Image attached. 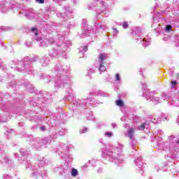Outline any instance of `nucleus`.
Returning a JSON list of instances; mask_svg holds the SVG:
<instances>
[{
    "label": "nucleus",
    "mask_w": 179,
    "mask_h": 179,
    "mask_svg": "<svg viewBox=\"0 0 179 179\" xmlns=\"http://www.w3.org/2000/svg\"><path fill=\"white\" fill-rule=\"evenodd\" d=\"M122 145H119L118 147H114L113 145H110L108 147H105L102 149H101V152H102V157H111L113 155H114V152L113 150H117V152H122Z\"/></svg>",
    "instance_id": "f257e3e1"
},
{
    "label": "nucleus",
    "mask_w": 179,
    "mask_h": 179,
    "mask_svg": "<svg viewBox=\"0 0 179 179\" xmlns=\"http://www.w3.org/2000/svg\"><path fill=\"white\" fill-rule=\"evenodd\" d=\"M34 61V59H30L29 62L24 61L20 62V65H23L22 67H19L17 69L18 72H22V71H25L26 72H29V71H31V67L30 65H31V62H33Z\"/></svg>",
    "instance_id": "f03ea898"
},
{
    "label": "nucleus",
    "mask_w": 179,
    "mask_h": 179,
    "mask_svg": "<svg viewBox=\"0 0 179 179\" xmlns=\"http://www.w3.org/2000/svg\"><path fill=\"white\" fill-rule=\"evenodd\" d=\"M145 99L147 100H151L154 103V104H159V101L160 100V98L156 97V96H150V91L147 90L145 92Z\"/></svg>",
    "instance_id": "7ed1b4c3"
},
{
    "label": "nucleus",
    "mask_w": 179,
    "mask_h": 179,
    "mask_svg": "<svg viewBox=\"0 0 179 179\" xmlns=\"http://www.w3.org/2000/svg\"><path fill=\"white\" fill-rule=\"evenodd\" d=\"M124 161V157L121 154H117L116 155L113 156V160L114 163L116 164H120V163H122Z\"/></svg>",
    "instance_id": "20e7f679"
},
{
    "label": "nucleus",
    "mask_w": 179,
    "mask_h": 179,
    "mask_svg": "<svg viewBox=\"0 0 179 179\" xmlns=\"http://www.w3.org/2000/svg\"><path fill=\"white\" fill-rule=\"evenodd\" d=\"M136 129V128H135V127L130 128L127 131V134H126V136H128V138L131 139V141H134V134L135 133Z\"/></svg>",
    "instance_id": "39448f33"
},
{
    "label": "nucleus",
    "mask_w": 179,
    "mask_h": 179,
    "mask_svg": "<svg viewBox=\"0 0 179 179\" xmlns=\"http://www.w3.org/2000/svg\"><path fill=\"white\" fill-rule=\"evenodd\" d=\"M108 58V56L106 53H101L99 56L98 62L103 64V61H106Z\"/></svg>",
    "instance_id": "423d86ee"
},
{
    "label": "nucleus",
    "mask_w": 179,
    "mask_h": 179,
    "mask_svg": "<svg viewBox=\"0 0 179 179\" xmlns=\"http://www.w3.org/2000/svg\"><path fill=\"white\" fill-rule=\"evenodd\" d=\"M65 79H66V76H62L59 78V79L57 78L56 80V85H57V86H59V87H62V86H64V85H62V80H65Z\"/></svg>",
    "instance_id": "0eeeda50"
},
{
    "label": "nucleus",
    "mask_w": 179,
    "mask_h": 179,
    "mask_svg": "<svg viewBox=\"0 0 179 179\" xmlns=\"http://www.w3.org/2000/svg\"><path fill=\"white\" fill-rule=\"evenodd\" d=\"M50 57H52V58H54L58 55V52L57 50H50L49 52Z\"/></svg>",
    "instance_id": "6e6552de"
},
{
    "label": "nucleus",
    "mask_w": 179,
    "mask_h": 179,
    "mask_svg": "<svg viewBox=\"0 0 179 179\" xmlns=\"http://www.w3.org/2000/svg\"><path fill=\"white\" fill-rule=\"evenodd\" d=\"M135 163L137 167H138L139 169H142V167L143 166V163H142V162L139 159H136Z\"/></svg>",
    "instance_id": "1a4fd4ad"
},
{
    "label": "nucleus",
    "mask_w": 179,
    "mask_h": 179,
    "mask_svg": "<svg viewBox=\"0 0 179 179\" xmlns=\"http://www.w3.org/2000/svg\"><path fill=\"white\" fill-rule=\"evenodd\" d=\"M99 70L100 72H104V71H106V66H104V65H103V64H99Z\"/></svg>",
    "instance_id": "9d476101"
},
{
    "label": "nucleus",
    "mask_w": 179,
    "mask_h": 179,
    "mask_svg": "<svg viewBox=\"0 0 179 179\" xmlns=\"http://www.w3.org/2000/svg\"><path fill=\"white\" fill-rule=\"evenodd\" d=\"M116 104L119 107H123L124 106V101H122V100H117V101H116Z\"/></svg>",
    "instance_id": "9b49d317"
},
{
    "label": "nucleus",
    "mask_w": 179,
    "mask_h": 179,
    "mask_svg": "<svg viewBox=\"0 0 179 179\" xmlns=\"http://www.w3.org/2000/svg\"><path fill=\"white\" fill-rule=\"evenodd\" d=\"M71 176L73 177H76L78 176V170L75 169H73L71 170Z\"/></svg>",
    "instance_id": "f8f14e48"
},
{
    "label": "nucleus",
    "mask_w": 179,
    "mask_h": 179,
    "mask_svg": "<svg viewBox=\"0 0 179 179\" xmlns=\"http://www.w3.org/2000/svg\"><path fill=\"white\" fill-rule=\"evenodd\" d=\"M41 47H46V45H48V43H47V41H41L40 43Z\"/></svg>",
    "instance_id": "ddd939ff"
},
{
    "label": "nucleus",
    "mask_w": 179,
    "mask_h": 179,
    "mask_svg": "<svg viewBox=\"0 0 179 179\" xmlns=\"http://www.w3.org/2000/svg\"><path fill=\"white\" fill-rule=\"evenodd\" d=\"M142 44L144 47H148V45H149V44H150V42L146 41H145V39H143V43Z\"/></svg>",
    "instance_id": "4468645a"
},
{
    "label": "nucleus",
    "mask_w": 179,
    "mask_h": 179,
    "mask_svg": "<svg viewBox=\"0 0 179 179\" xmlns=\"http://www.w3.org/2000/svg\"><path fill=\"white\" fill-rule=\"evenodd\" d=\"M145 127H146V123H143L140 127H138L139 131H143V129H145Z\"/></svg>",
    "instance_id": "2eb2a0df"
},
{
    "label": "nucleus",
    "mask_w": 179,
    "mask_h": 179,
    "mask_svg": "<svg viewBox=\"0 0 179 179\" xmlns=\"http://www.w3.org/2000/svg\"><path fill=\"white\" fill-rule=\"evenodd\" d=\"M41 143H43V145H47V143H48V138H44L42 139Z\"/></svg>",
    "instance_id": "dca6fc26"
},
{
    "label": "nucleus",
    "mask_w": 179,
    "mask_h": 179,
    "mask_svg": "<svg viewBox=\"0 0 179 179\" xmlns=\"http://www.w3.org/2000/svg\"><path fill=\"white\" fill-rule=\"evenodd\" d=\"M157 145L159 146V148H160V149H165L166 147H164V144H163V143H159L157 144Z\"/></svg>",
    "instance_id": "f3484780"
},
{
    "label": "nucleus",
    "mask_w": 179,
    "mask_h": 179,
    "mask_svg": "<svg viewBox=\"0 0 179 179\" xmlns=\"http://www.w3.org/2000/svg\"><path fill=\"white\" fill-rule=\"evenodd\" d=\"M32 176H34V177H41V173H36V172H34V173H32Z\"/></svg>",
    "instance_id": "a211bd4d"
},
{
    "label": "nucleus",
    "mask_w": 179,
    "mask_h": 179,
    "mask_svg": "<svg viewBox=\"0 0 179 179\" xmlns=\"http://www.w3.org/2000/svg\"><path fill=\"white\" fill-rule=\"evenodd\" d=\"M122 27H123V29H128V22H123Z\"/></svg>",
    "instance_id": "6ab92c4d"
},
{
    "label": "nucleus",
    "mask_w": 179,
    "mask_h": 179,
    "mask_svg": "<svg viewBox=\"0 0 179 179\" xmlns=\"http://www.w3.org/2000/svg\"><path fill=\"white\" fill-rule=\"evenodd\" d=\"M105 136H108V138H111V136H113V133L112 132H106L105 133Z\"/></svg>",
    "instance_id": "aec40b11"
},
{
    "label": "nucleus",
    "mask_w": 179,
    "mask_h": 179,
    "mask_svg": "<svg viewBox=\"0 0 179 179\" xmlns=\"http://www.w3.org/2000/svg\"><path fill=\"white\" fill-rule=\"evenodd\" d=\"M48 44H54V39L52 38H50L49 39H48Z\"/></svg>",
    "instance_id": "412c9836"
},
{
    "label": "nucleus",
    "mask_w": 179,
    "mask_h": 179,
    "mask_svg": "<svg viewBox=\"0 0 179 179\" xmlns=\"http://www.w3.org/2000/svg\"><path fill=\"white\" fill-rule=\"evenodd\" d=\"M87 131V128L84 127L81 130H80V134H85V132Z\"/></svg>",
    "instance_id": "4be33fe9"
},
{
    "label": "nucleus",
    "mask_w": 179,
    "mask_h": 179,
    "mask_svg": "<svg viewBox=\"0 0 179 179\" xmlns=\"http://www.w3.org/2000/svg\"><path fill=\"white\" fill-rule=\"evenodd\" d=\"M41 62L43 66H47V61H44V59H42Z\"/></svg>",
    "instance_id": "5701e85b"
},
{
    "label": "nucleus",
    "mask_w": 179,
    "mask_h": 179,
    "mask_svg": "<svg viewBox=\"0 0 179 179\" xmlns=\"http://www.w3.org/2000/svg\"><path fill=\"white\" fill-rule=\"evenodd\" d=\"M171 85L172 89H174V87H176V85H177V82L173 80L171 82Z\"/></svg>",
    "instance_id": "b1692460"
},
{
    "label": "nucleus",
    "mask_w": 179,
    "mask_h": 179,
    "mask_svg": "<svg viewBox=\"0 0 179 179\" xmlns=\"http://www.w3.org/2000/svg\"><path fill=\"white\" fill-rule=\"evenodd\" d=\"M20 152L22 156H26V152H24V150L20 149Z\"/></svg>",
    "instance_id": "393cba45"
},
{
    "label": "nucleus",
    "mask_w": 179,
    "mask_h": 179,
    "mask_svg": "<svg viewBox=\"0 0 179 179\" xmlns=\"http://www.w3.org/2000/svg\"><path fill=\"white\" fill-rule=\"evenodd\" d=\"M166 30L167 31H170V30H171V25H167V26L166 27Z\"/></svg>",
    "instance_id": "a878e982"
},
{
    "label": "nucleus",
    "mask_w": 179,
    "mask_h": 179,
    "mask_svg": "<svg viewBox=\"0 0 179 179\" xmlns=\"http://www.w3.org/2000/svg\"><path fill=\"white\" fill-rule=\"evenodd\" d=\"M31 31H34L35 36H37V34H38V33L37 32V29L36 28H32Z\"/></svg>",
    "instance_id": "bb28decb"
},
{
    "label": "nucleus",
    "mask_w": 179,
    "mask_h": 179,
    "mask_svg": "<svg viewBox=\"0 0 179 179\" xmlns=\"http://www.w3.org/2000/svg\"><path fill=\"white\" fill-rule=\"evenodd\" d=\"M115 80H121V78H120V74L117 73L116 74V79Z\"/></svg>",
    "instance_id": "cd10ccee"
},
{
    "label": "nucleus",
    "mask_w": 179,
    "mask_h": 179,
    "mask_svg": "<svg viewBox=\"0 0 179 179\" xmlns=\"http://www.w3.org/2000/svg\"><path fill=\"white\" fill-rule=\"evenodd\" d=\"M38 3H44V0H36Z\"/></svg>",
    "instance_id": "c85d7f7f"
},
{
    "label": "nucleus",
    "mask_w": 179,
    "mask_h": 179,
    "mask_svg": "<svg viewBox=\"0 0 179 179\" xmlns=\"http://www.w3.org/2000/svg\"><path fill=\"white\" fill-rule=\"evenodd\" d=\"M83 51H85V52H86V51H87V46H84L83 48Z\"/></svg>",
    "instance_id": "c756f323"
},
{
    "label": "nucleus",
    "mask_w": 179,
    "mask_h": 179,
    "mask_svg": "<svg viewBox=\"0 0 179 179\" xmlns=\"http://www.w3.org/2000/svg\"><path fill=\"white\" fill-rule=\"evenodd\" d=\"M3 178H6V179H9V178H10L9 177V176H8V175H3Z\"/></svg>",
    "instance_id": "7c9ffc66"
},
{
    "label": "nucleus",
    "mask_w": 179,
    "mask_h": 179,
    "mask_svg": "<svg viewBox=\"0 0 179 179\" xmlns=\"http://www.w3.org/2000/svg\"><path fill=\"white\" fill-rule=\"evenodd\" d=\"M169 141H171V139H174V136H171L169 137Z\"/></svg>",
    "instance_id": "2f4dec72"
},
{
    "label": "nucleus",
    "mask_w": 179,
    "mask_h": 179,
    "mask_svg": "<svg viewBox=\"0 0 179 179\" xmlns=\"http://www.w3.org/2000/svg\"><path fill=\"white\" fill-rule=\"evenodd\" d=\"M113 128H115L117 127V124L115 123L112 124Z\"/></svg>",
    "instance_id": "473e14b6"
},
{
    "label": "nucleus",
    "mask_w": 179,
    "mask_h": 179,
    "mask_svg": "<svg viewBox=\"0 0 179 179\" xmlns=\"http://www.w3.org/2000/svg\"><path fill=\"white\" fill-rule=\"evenodd\" d=\"M41 131H45V128L44 127H41Z\"/></svg>",
    "instance_id": "72a5a7b5"
},
{
    "label": "nucleus",
    "mask_w": 179,
    "mask_h": 179,
    "mask_svg": "<svg viewBox=\"0 0 179 179\" xmlns=\"http://www.w3.org/2000/svg\"><path fill=\"white\" fill-rule=\"evenodd\" d=\"M84 34H85V36H89V33L87 31H85Z\"/></svg>",
    "instance_id": "f704fd0d"
},
{
    "label": "nucleus",
    "mask_w": 179,
    "mask_h": 179,
    "mask_svg": "<svg viewBox=\"0 0 179 179\" xmlns=\"http://www.w3.org/2000/svg\"><path fill=\"white\" fill-rule=\"evenodd\" d=\"M36 41H41V38H38L36 39Z\"/></svg>",
    "instance_id": "c9c22d12"
},
{
    "label": "nucleus",
    "mask_w": 179,
    "mask_h": 179,
    "mask_svg": "<svg viewBox=\"0 0 179 179\" xmlns=\"http://www.w3.org/2000/svg\"><path fill=\"white\" fill-rule=\"evenodd\" d=\"M90 71L93 73V69H90Z\"/></svg>",
    "instance_id": "e433bc0d"
},
{
    "label": "nucleus",
    "mask_w": 179,
    "mask_h": 179,
    "mask_svg": "<svg viewBox=\"0 0 179 179\" xmlns=\"http://www.w3.org/2000/svg\"><path fill=\"white\" fill-rule=\"evenodd\" d=\"M26 46H27V47H30V46L29 45V44H27V43L26 44Z\"/></svg>",
    "instance_id": "4c0bfd02"
},
{
    "label": "nucleus",
    "mask_w": 179,
    "mask_h": 179,
    "mask_svg": "<svg viewBox=\"0 0 179 179\" xmlns=\"http://www.w3.org/2000/svg\"><path fill=\"white\" fill-rule=\"evenodd\" d=\"M113 30H115V31H117V29H113Z\"/></svg>",
    "instance_id": "58836bf2"
},
{
    "label": "nucleus",
    "mask_w": 179,
    "mask_h": 179,
    "mask_svg": "<svg viewBox=\"0 0 179 179\" xmlns=\"http://www.w3.org/2000/svg\"><path fill=\"white\" fill-rule=\"evenodd\" d=\"M0 122H5V121H0Z\"/></svg>",
    "instance_id": "ea45409f"
},
{
    "label": "nucleus",
    "mask_w": 179,
    "mask_h": 179,
    "mask_svg": "<svg viewBox=\"0 0 179 179\" xmlns=\"http://www.w3.org/2000/svg\"><path fill=\"white\" fill-rule=\"evenodd\" d=\"M102 5H104V2H102Z\"/></svg>",
    "instance_id": "a19ab883"
},
{
    "label": "nucleus",
    "mask_w": 179,
    "mask_h": 179,
    "mask_svg": "<svg viewBox=\"0 0 179 179\" xmlns=\"http://www.w3.org/2000/svg\"><path fill=\"white\" fill-rule=\"evenodd\" d=\"M178 125H179V122H178Z\"/></svg>",
    "instance_id": "79ce46f5"
}]
</instances>
